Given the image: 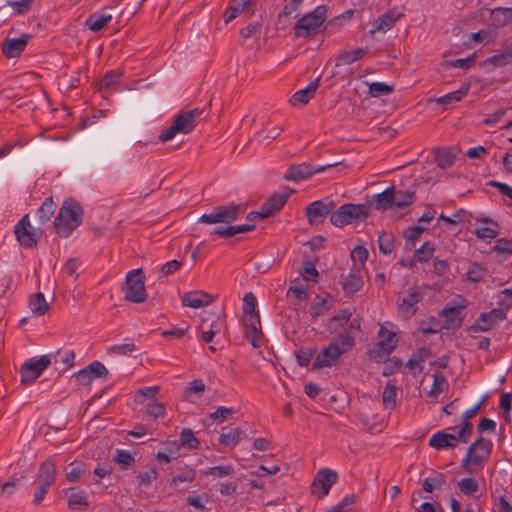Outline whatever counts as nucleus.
Wrapping results in <instances>:
<instances>
[{
    "label": "nucleus",
    "mask_w": 512,
    "mask_h": 512,
    "mask_svg": "<svg viewBox=\"0 0 512 512\" xmlns=\"http://www.w3.org/2000/svg\"><path fill=\"white\" fill-rule=\"evenodd\" d=\"M84 210L74 198L64 200L53 225L60 237H68L82 223Z\"/></svg>",
    "instance_id": "nucleus-1"
},
{
    "label": "nucleus",
    "mask_w": 512,
    "mask_h": 512,
    "mask_svg": "<svg viewBox=\"0 0 512 512\" xmlns=\"http://www.w3.org/2000/svg\"><path fill=\"white\" fill-rule=\"evenodd\" d=\"M370 215L367 204L346 203L330 215V222L339 228L366 220Z\"/></svg>",
    "instance_id": "nucleus-2"
},
{
    "label": "nucleus",
    "mask_w": 512,
    "mask_h": 512,
    "mask_svg": "<svg viewBox=\"0 0 512 512\" xmlns=\"http://www.w3.org/2000/svg\"><path fill=\"white\" fill-rule=\"evenodd\" d=\"M202 113V110L195 108L178 114L171 125L164 129L158 139L161 142H167L173 139L177 134L191 133L196 127V118Z\"/></svg>",
    "instance_id": "nucleus-3"
},
{
    "label": "nucleus",
    "mask_w": 512,
    "mask_h": 512,
    "mask_svg": "<svg viewBox=\"0 0 512 512\" xmlns=\"http://www.w3.org/2000/svg\"><path fill=\"white\" fill-rule=\"evenodd\" d=\"M492 452V443L480 436L470 445L466 456L461 462V468L467 472H472V466H481L486 462Z\"/></svg>",
    "instance_id": "nucleus-4"
},
{
    "label": "nucleus",
    "mask_w": 512,
    "mask_h": 512,
    "mask_svg": "<svg viewBox=\"0 0 512 512\" xmlns=\"http://www.w3.org/2000/svg\"><path fill=\"white\" fill-rule=\"evenodd\" d=\"M327 8L324 5L316 7L312 12L301 17L295 27L294 32L297 37H308L326 20Z\"/></svg>",
    "instance_id": "nucleus-5"
},
{
    "label": "nucleus",
    "mask_w": 512,
    "mask_h": 512,
    "mask_svg": "<svg viewBox=\"0 0 512 512\" xmlns=\"http://www.w3.org/2000/svg\"><path fill=\"white\" fill-rule=\"evenodd\" d=\"M144 275L141 269H134L128 272L126 276V292L125 299L134 302L142 303L146 300V290L144 284Z\"/></svg>",
    "instance_id": "nucleus-6"
},
{
    "label": "nucleus",
    "mask_w": 512,
    "mask_h": 512,
    "mask_svg": "<svg viewBox=\"0 0 512 512\" xmlns=\"http://www.w3.org/2000/svg\"><path fill=\"white\" fill-rule=\"evenodd\" d=\"M14 234L18 243L28 249L36 247L41 238V232L32 227L28 214L16 224Z\"/></svg>",
    "instance_id": "nucleus-7"
},
{
    "label": "nucleus",
    "mask_w": 512,
    "mask_h": 512,
    "mask_svg": "<svg viewBox=\"0 0 512 512\" xmlns=\"http://www.w3.org/2000/svg\"><path fill=\"white\" fill-rule=\"evenodd\" d=\"M378 339L377 347L370 350L369 354L371 358L380 361L396 348L398 337L395 332L382 325L378 331Z\"/></svg>",
    "instance_id": "nucleus-8"
},
{
    "label": "nucleus",
    "mask_w": 512,
    "mask_h": 512,
    "mask_svg": "<svg viewBox=\"0 0 512 512\" xmlns=\"http://www.w3.org/2000/svg\"><path fill=\"white\" fill-rule=\"evenodd\" d=\"M240 213V205H222L214 208L209 214H203L199 221L206 224H230L238 218Z\"/></svg>",
    "instance_id": "nucleus-9"
},
{
    "label": "nucleus",
    "mask_w": 512,
    "mask_h": 512,
    "mask_svg": "<svg viewBox=\"0 0 512 512\" xmlns=\"http://www.w3.org/2000/svg\"><path fill=\"white\" fill-rule=\"evenodd\" d=\"M52 363L51 355H43L39 359L32 358L21 367L22 383H31Z\"/></svg>",
    "instance_id": "nucleus-10"
},
{
    "label": "nucleus",
    "mask_w": 512,
    "mask_h": 512,
    "mask_svg": "<svg viewBox=\"0 0 512 512\" xmlns=\"http://www.w3.org/2000/svg\"><path fill=\"white\" fill-rule=\"evenodd\" d=\"M335 204L331 199L314 201L306 208V215L310 225H318L324 221L327 215H331Z\"/></svg>",
    "instance_id": "nucleus-11"
},
{
    "label": "nucleus",
    "mask_w": 512,
    "mask_h": 512,
    "mask_svg": "<svg viewBox=\"0 0 512 512\" xmlns=\"http://www.w3.org/2000/svg\"><path fill=\"white\" fill-rule=\"evenodd\" d=\"M334 164H327L324 166L314 167L307 163L291 165L284 174V179L288 181H301L316 173L323 172L329 167L335 166Z\"/></svg>",
    "instance_id": "nucleus-12"
},
{
    "label": "nucleus",
    "mask_w": 512,
    "mask_h": 512,
    "mask_svg": "<svg viewBox=\"0 0 512 512\" xmlns=\"http://www.w3.org/2000/svg\"><path fill=\"white\" fill-rule=\"evenodd\" d=\"M243 325L245 328V336L249 339L251 345L254 348H259L263 336L259 314L243 316Z\"/></svg>",
    "instance_id": "nucleus-13"
},
{
    "label": "nucleus",
    "mask_w": 512,
    "mask_h": 512,
    "mask_svg": "<svg viewBox=\"0 0 512 512\" xmlns=\"http://www.w3.org/2000/svg\"><path fill=\"white\" fill-rule=\"evenodd\" d=\"M342 354L343 353L339 349V343L331 342L316 356L313 363V369H321L335 365Z\"/></svg>",
    "instance_id": "nucleus-14"
},
{
    "label": "nucleus",
    "mask_w": 512,
    "mask_h": 512,
    "mask_svg": "<svg viewBox=\"0 0 512 512\" xmlns=\"http://www.w3.org/2000/svg\"><path fill=\"white\" fill-rule=\"evenodd\" d=\"M365 270L361 266H352L349 273L341 276V286L346 295H352L359 291L364 284Z\"/></svg>",
    "instance_id": "nucleus-15"
},
{
    "label": "nucleus",
    "mask_w": 512,
    "mask_h": 512,
    "mask_svg": "<svg viewBox=\"0 0 512 512\" xmlns=\"http://www.w3.org/2000/svg\"><path fill=\"white\" fill-rule=\"evenodd\" d=\"M108 375L107 368L99 361H93L87 367L78 371L74 377L82 385H89L95 378H105Z\"/></svg>",
    "instance_id": "nucleus-16"
},
{
    "label": "nucleus",
    "mask_w": 512,
    "mask_h": 512,
    "mask_svg": "<svg viewBox=\"0 0 512 512\" xmlns=\"http://www.w3.org/2000/svg\"><path fill=\"white\" fill-rule=\"evenodd\" d=\"M338 478V475L335 471L329 469V468H322L320 469L316 477L314 478V481L311 486V491L313 494L316 493V489L320 486L322 491L319 498H322L326 496L329 493V490L331 489L332 485L336 483Z\"/></svg>",
    "instance_id": "nucleus-17"
},
{
    "label": "nucleus",
    "mask_w": 512,
    "mask_h": 512,
    "mask_svg": "<svg viewBox=\"0 0 512 512\" xmlns=\"http://www.w3.org/2000/svg\"><path fill=\"white\" fill-rule=\"evenodd\" d=\"M293 192V189L286 188L284 191L272 194L269 199L261 205L264 217H270L280 211Z\"/></svg>",
    "instance_id": "nucleus-18"
},
{
    "label": "nucleus",
    "mask_w": 512,
    "mask_h": 512,
    "mask_svg": "<svg viewBox=\"0 0 512 512\" xmlns=\"http://www.w3.org/2000/svg\"><path fill=\"white\" fill-rule=\"evenodd\" d=\"M505 319L502 310L492 309L489 312L481 313L476 322L471 326L473 332H487L492 329L498 321Z\"/></svg>",
    "instance_id": "nucleus-19"
},
{
    "label": "nucleus",
    "mask_w": 512,
    "mask_h": 512,
    "mask_svg": "<svg viewBox=\"0 0 512 512\" xmlns=\"http://www.w3.org/2000/svg\"><path fill=\"white\" fill-rule=\"evenodd\" d=\"M30 34H22L19 38H6L2 44V53L7 58L18 57L27 46Z\"/></svg>",
    "instance_id": "nucleus-20"
},
{
    "label": "nucleus",
    "mask_w": 512,
    "mask_h": 512,
    "mask_svg": "<svg viewBox=\"0 0 512 512\" xmlns=\"http://www.w3.org/2000/svg\"><path fill=\"white\" fill-rule=\"evenodd\" d=\"M466 308L465 300L455 306H446L442 310V315L445 318L446 328H459L463 321L462 312Z\"/></svg>",
    "instance_id": "nucleus-21"
},
{
    "label": "nucleus",
    "mask_w": 512,
    "mask_h": 512,
    "mask_svg": "<svg viewBox=\"0 0 512 512\" xmlns=\"http://www.w3.org/2000/svg\"><path fill=\"white\" fill-rule=\"evenodd\" d=\"M458 444L456 435L447 433L445 430L438 431L429 439V445L437 450L455 448Z\"/></svg>",
    "instance_id": "nucleus-22"
},
{
    "label": "nucleus",
    "mask_w": 512,
    "mask_h": 512,
    "mask_svg": "<svg viewBox=\"0 0 512 512\" xmlns=\"http://www.w3.org/2000/svg\"><path fill=\"white\" fill-rule=\"evenodd\" d=\"M55 478V463L51 459H47L40 465V469L35 483L37 485H43L44 487H50L55 482Z\"/></svg>",
    "instance_id": "nucleus-23"
},
{
    "label": "nucleus",
    "mask_w": 512,
    "mask_h": 512,
    "mask_svg": "<svg viewBox=\"0 0 512 512\" xmlns=\"http://www.w3.org/2000/svg\"><path fill=\"white\" fill-rule=\"evenodd\" d=\"M212 301V296L203 291L187 292L182 297L183 305L191 308H201L209 305Z\"/></svg>",
    "instance_id": "nucleus-24"
},
{
    "label": "nucleus",
    "mask_w": 512,
    "mask_h": 512,
    "mask_svg": "<svg viewBox=\"0 0 512 512\" xmlns=\"http://www.w3.org/2000/svg\"><path fill=\"white\" fill-rule=\"evenodd\" d=\"M478 226L476 228V235L481 239H493L499 234V225L497 222L489 219H477Z\"/></svg>",
    "instance_id": "nucleus-25"
},
{
    "label": "nucleus",
    "mask_w": 512,
    "mask_h": 512,
    "mask_svg": "<svg viewBox=\"0 0 512 512\" xmlns=\"http://www.w3.org/2000/svg\"><path fill=\"white\" fill-rule=\"evenodd\" d=\"M402 16L403 14L397 10H389L377 19L375 27L371 33H374L375 31L389 30Z\"/></svg>",
    "instance_id": "nucleus-26"
},
{
    "label": "nucleus",
    "mask_w": 512,
    "mask_h": 512,
    "mask_svg": "<svg viewBox=\"0 0 512 512\" xmlns=\"http://www.w3.org/2000/svg\"><path fill=\"white\" fill-rule=\"evenodd\" d=\"M320 77L312 81L306 88L295 92L291 98V103L296 105L297 103L307 104L311 98L314 97L319 87Z\"/></svg>",
    "instance_id": "nucleus-27"
},
{
    "label": "nucleus",
    "mask_w": 512,
    "mask_h": 512,
    "mask_svg": "<svg viewBox=\"0 0 512 512\" xmlns=\"http://www.w3.org/2000/svg\"><path fill=\"white\" fill-rule=\"evenodd\" d=\"M422 298L423 295L419 291L412 289L405 297H403L402 302L399 304V308L402 312L408 315H414L417 310L416 304L420 302Z\"/></svg>",
    "instance_id": "nucleus-28"
},
{
    "label": "nucleus",
    "mask_w": 512,
    "mask_h": 512,
    "mask_svg": "<svg viewBox=\"0 0 512 512\" xmlns=\"http://www.w3.org/2000/svg\"><path fill=\"white\" fill-rule=\"evenodd\" d=\"M366 54L367 48H357L353 51H341L336 58L335 65L337 67L343 65H350L362 59Z\"/></svg>",
    "instance_id": "nucleus-29"
},
{
    "label": "nucleus",
    "mask_w": 512,
    "mask_h": 512,
    "mask_svg": "<svg viewBox=\"0 0 512 512\" xmlns=\"http://www.w3.org/2000/svg\"><path fill=\"white\" fill-rule=\"evenodd\" d=\"M245 436V432L240 428H231L227 432H222L219 437V444L225 447L234 448Z\"/></svg>",
    "instance_id": "nucleus-30"
},
{
    "label": "nucleus",
    "mask_w": 512,
    "mask_h": 512,
    "mask_svg": "<svg viewBox=\"0 0 512 512\" xmlns=\"http://www.w3.org/2000/svg\"><path fill=\"white\" fill-rule=\"evenodd\" d=\"M29 308L33 315L43 316L49 310L44 294L41 292L35 293L29 297Z\"/></svg>",
    "instance_id": "nucleus-31"
},
{
    "label": "nucleus",
    "mask_w": 512,
    "mask_h": 512,
    "mask_svg": "<svg viewBox=\"0 0 512 512\" xmlns=\"http://www.w3.org/2000/svg\"><path fill=\"white\" fill-rule=\"evenodd\" d=\"M491 22L496 27H503L512 22L511 8L497 7L491 11Z\"/></svg>",
    "instance_id": "nucleus-32"
},
{
    "label": "nucleus",
    "mask_w": 512,
    "mask_h": 512,
    "mask_svg": "<svg viewBox=\"0 0 512 512\" xmlns=\"http://www.w3.org/2000/svg\"><path fill=\"white\" fill-rule=\"evenodd\" d=\"M88 506L89 503L86 492L82 490L74 491V489H72L68 497V507L72 510H84L88 508Z\"/></svg>",
    "instance_id": "nucleus-33"
},
{
    "label": "nucleus",
    "mask_w": 512,
    "mask_h": 512,
    "mask_svg": "<svg viewBox=\"0 0 512 512\" xmlns=\"http://www.w3.org/2000/svg\"><path fill=\"white\" fill-rule=\"evenodd\" d=\"M446 484V476L443 473L436 472L432 477H427L422 483V488L427 493H432L435 489H440Z\"/></svg>",
    "instance_id": "nucleus-34"
},
{
    "label": "nucleus",
    "mask_w": 512,
    "mask_h": 512,
    "mask_svg": "<svg viewBox=\"0 0 512 512\" xmlns=\"http://www.w3.org/2000/svg\"><path fill=\"white\" fill-rule=\"evenodd\" d=\"M394 195L393 206L396 208H404L411 205L415 198V192L409 190H394Z\"/></svg>",
    "instance_id": "nucleus-35"
},
{
    "label": "nucleus",
    "mask_w": 512,
    "mask_h": 512,
    "mask_svg": "<svg viewBox=\"0 0 512 512\" xmlns=\"http://www.w3.org/2000/svg\"><path fill=\"white\" fill-rule=\"evenodd\" d=\"M50 355L52 356V362L54 364L62 363L65 366L64 370L69 369L74 364L75 353L73 350H58L56 353Z\"/></svg>",
    "instance_id": "nucleus-36"
},
{
    "label": "nucleus",
    "mask_w": 512,
    "mask_h": 512,
    "mask_svg": "<svg viewBox=\"0 0 512 512\" xmlns=\"http://www.w3.org/2000/svg\"><path fill=\"white\" fill-rule=\"evenodd\" d=\"M55 210L56 204L54 203L52 197L47 198L37 211V216L40 222L44 224L49 221Z\"/></svg>",
    "instance_id": "nucleus-37"
},
{
    "label": "nucleus",
    "mask_w": 512,
    "mask_h": 512,
    "mask_svg": "<svg viewBox=\"0 0 512 512\" xmlns=\"http://www.w3.org/2000/svg\"><path fill=\"white\" fill-rule=\"evenodd\" d=\"M395 198L394 188H387L382 193L374 196L376 209L386 208L387 205L393 206V200Z\"/></svg>",
    "instance_id": "nucleus-38"
},
{
    "label": "nucleus",
    "mask_w": 512,
    "mask_h": 512,
    "mask_svg": "<svg viewBox=\"0 0 512 512\" xmlns=\"http://www.w3.org/2000/svg\"><path fill=\"white\" fill-rule=\"evenodd\" d=\"M434 250L432 243L425 242L420 248L415 250L413 258L420 263L428 262L432 258Z\"/></svg>",
    "instance_id": "nucleus-39"
},
{
    "label": "nucleus",
    "mask_w": 512,
    "mask_h": 512,
    "mask_svg": "<svg viewBox=\"0 0 512 512\" xmlns=\"http://www.w3.org/2000/svg\"><path fill=\"white\" fill-rule=\"evenodd\" d=\"M397 387L388 382L382 393V401L385 407L393 409L396 405Z\"/></svg>",
    "instance_id": "nucleus-40"
},
{
    "label": "nucleus",
    "mask_w": 512,
    "mask_h": 512,
    "mask_svg": "<svg viewBox=\"0 0 512 512\" xmlns=\"http://www.w3.org/2000/svg\"><path fill=\"white\" fill-rule=\"evenodd\" d=\"M379 251L388 255L394 248V236L391 233L381 232L378 236Z\"/></svg>",
    "instance_id": "nucleus-41"
},
{
    "label": "nucleus",
    "mask_w": 512,
    "mask_h": 512,
    "mask_svg": "<svg viewBox=\"0 0 512 512\" xmlns=\"http://www.w3.org/2000/svg\"><path fill=\"white\" fill-rule=\"evenodd\" d=\"M351 259L353 261V266H361L362 270H365V263L368 258V251L363 245L356 246L351 251Z\"/></svg>",
    "instance_id": "nucleus-42"
},
{
    "label": "nucleus",
    "mask_w": 512,
    "mask_h": 512,
    "mask_svg": "<svg viewBox=\"0 0 512 512\" xmlns=\"http://www.w3.org/2000/svg\"><path fill=\"white\" fill-rule=\"evenodd\" d=\"M120 78L121 73L117 71L106 73L102 80L99 82L100 92H107L113 85L120 81Z\"/></svg>",
    "instance_id": "nucleus-43"
},
{
    "label": "nucleus",
    "mask_w": 512,
    "mask_h": 512,
    "mask_svg": "<svg viewBox=\"0 0 512 512\" xmlns=\"http://www.w3.org/2000/svg\"><path fill=\"white\" fill-rule=\"evenodd\" d=\"M217 324V327L221 329L222 321L220 315L214 312H204L199 329L201 331L209 329L211 325Z\"/></svg>",
    "instance_id": "nucleus-44"
},
{
    "label": "nucleus",
    "mask_w": 512,
    "mask_h": 512,
    "mask_svg": "<svg viewBox=\"0 0 512 512\" xmlns=\"http://www.w3.org/2000/svg\"><path fill=\"white\" fill-rule=\"evenodd\" d=\"M111 18L112 16L110 14L99 17L92 15L86 20V26H88L91 31L98 32L111 20Z\"/></svg>",
    "instance_id": "nucleus-45"
},
{
    "label": "nucleus",
    "mask_w": 512,
    "mask_h": 512,
    "mask_svg": "<svg viewBox=\"0 0 512 512\" xmlns=\"http://www.w3.org/2000/svg\"><path fill=\"white\" fill-rule=\"evenodd\" d=\"M430 354L431 351L428 348L422 347L410 357L406 365L410 369L414 368L415 366H420L421 363H423L430 356Z\"/></svg>",
    "instance_id": "nucleus-46"
},
{
    "label": "nucleus",
    "mask_w": 512,
    "mask_h": 512,
    "mask_svg": "<svg viewBox=\"0 0 512 512\" xmlns=\"http://www.w3.org/2000/svg\"><path fill=\"white\" fill-rule=\"evenodd\" d=\"M114 461L121 466V468L126 469L135 464L134 457L125 450H116L114 455Z\"/></svg>",
    "instance_id": "nucleus-47"
},
{
    "label": "nucleus",
    "mask_w": 512,
    "mask_h": 512,
    "mask_svg": "<svg viewBox=\"0 0 512 512\" xmlns=\"http://www.w3.org/2000/svg\"><path fill=\"white\" fill-rule=\"evenodd\" d=\"M393 90H394L393 86L387 85L382 82H374V83L369 84V94L372 97L388 95L391 92H393Z\"/></svg>",
    "instance_id": "nucleus-48"
},
{
    "label": "nucleus",
    "mask_w": 512,
    "mask_h": 512,
    "mask_svg": "<svg viewBox=\"0 0 512 512\" xmlns=\"http://www.w3.org/2000/svg\"><path fill=\"white\" fill-rule=\"evenodd\" d=\"M466 92H467V90L454 91V92L448 93L444 96H441L439 98H436L435 102L438 104L444 105V106L452 105V104L460 101L461 98L463 97V95L466 94Z\"/></svg>",
    "instance_id": "nucleus-49"
},
{
    "label": "nucleus",
    "mask_w": 512,
    "mask_h": 512,
    "mask_svg": "<svg viewBox=\"0 0 512 512\" xmlns=\"http://www.w3.org/2000/svg\"><path fill=\"white\" fill-rule=\"evenodd\" d=\"M335 342L339 343V349L343 354L351 350L355 344L354 337L346 331L340 332Z\"/></svg>",
    "instance_id": "nucleus-50"
},
{
    "label": "nucleus",
    "mask_w": 512,
    "mask_h": 512,
    "mask_svg": "<svg viewBox=\"0 0 512 512\" xmlns=\"http://www.w3.org/2000/svg\"><path fill=\"white\" fill-rule=\"evenodd\" d=\"M85 472V465L83 463L73 462L70 464V470L66 472V479L68 482L75 483Z\"/></svg>",
    "instance_id": "nucleus-51"
},
{
    "label": "nucleus",
    "mask_w": 512,
    "mask_h": 512,
    "mask_svg": "<svg viewBox=\"0 0 512 512\" xmlns=\"http://www.w3.org/2000/svg\"><path fill=\"white\" fill-rule=\"evenodd\" d=\"M458 487L465 495H473L478 491L479 484L473 478H464L458 482Z\"/></svg>",
    "instance_id": "nucleus-52"
},
{
    "label": "nucleus",
    "mask_w": 512,
    "mask_h": 512,
    "mask_svg": "<svg viewBox=\"0 0 512 512\" xmlns=\"http://www.w3.org/2000/svg\"><path fill=\"white\" fill-rule=\"evenodd\" d=\"M158 477V473L156 469L150 468L146 471H142L137 475V481L139 486L148 487L155 481Z\"/></svg>",
    "instance_id": "nucleus-53"
},
{
    "label": "nucleus",
    "mask_w": 512,
    "mask_h": 512,
    "mask_svg": "<svg viewBox=\"0 0 512 512\" xmlns=\"http://www.w3.org/2000/svg\"><path fill=\"white\" fill-rule=\"evenodd\" d=\"M512 307V289H505L501 292L500 300L498 301L497 310H502L504 317L508 310Z\"/></svg>",
    "instance_id": "nucleus-54"
},
{
    "label": "nucleus",
    "mask_w": 512,
    "mask_h": 512,
    "mask_svg": "<svg viewBox=\"0 0 512 512\" xmlns=\"http://www.w3.org/2000/svg\"><path fill=\"white\" fill-rule=\"evenodd\" d=\"M487 62L493 64L494 66L501 67L507 64L512 63V54L509 52L508 48L502 52L501 54L493 55L487 59Z\"/></svg>",
    "instance_id": "nucleus-55"
},
{
    "label": "nucleus",
    "mask_w": 512,
    "mask_h": 512,
    "mask_svg": "<svg viewBox=\"0 0 512 512\" xmlns=\"http://www.w3.org/2000/svg\"><path fill=\"white\" fill-rule=\"evenodd\" d=\"M33 0H7L10 6L17 14H25L30 11Z\"/></svg>",
    "instance_id": "nucleus-56"
},
{
    "label": "nucleus",
    "mask_w": 512,
    "mask_h": 512,
    "mask_svg": "<svg viewBox=\"0 0 512 512\" xmlns=\"http://www.w3.org/2000/svg\"><path fill=\"white\" fill-rule=\"evenodd\" d=\"M234 469L230 465H222L210 467L204 471L205 475H211L213 477L222 478L233 474Z\"/></svg>",
    "instance_id": "nucleus-57"
},
{
    "label": "nucleus",
    "mask_w": 512,
    "mask_h": 512,
    "mask_svg": "<svg viewBox=\"0 0 512 512\" xmlns=\"http://www.w3.org/2000/svg\"><path fill=\"white\" fill-rule=\"evenodd\" d=\"M180 442L183 446L188 448H196L198 446V439L190 429H183L180 434Z\"/></svg>",
    "instance_id": "nucleus-58"
},
{
    "label": "nucleus",
    "mask_w": 512,
    "mask_h": 512,
    "mask_svg": "<svg viewBox=\"0 0 512 512\" xmlns=\"http://www.w3.org/2000/svg\"><path fill=\"white\" fill-rule=\"evenodd\" d=\"M433 378V384L431 389L428 391V396L436 398L443 391L446 379L441 374H434Z\"/></svg>",
    "instance_id": "nucleus-59"
},
{
    "label": "nucleus",
    "mask_w": 512,
    "mask_h": 512,
    "mask_svg": "<svg viewBox=\"0 0 512 512\" xmlns=\"http://www.w3.org/2000/svg\"><path fill=\"white\" fill-rule=\"evenodd\" d=\"M250 314H259L256 311V298L252 293H248L243 298V316Z\"/></svg>",
    "instance_id": "nucleus-60"
},
{
    "label": "nucleus",
    "mask_w": 512,
    "mask_h": 512,
    "mask_svg": "<svg viewBox=\"0 0 512 512\" xmlns=\"http://www.w3.org/2000/svg\"><path fill=\"white\" fill-rule=\"evenodd\" d=\"M136 350L137 348L134 343H125L111 346L108 352L117 355H129Z\"/></svg>",
    "instance_id": "nucleus-61"
},
{
    "label": "nucleus",
    "mask_w": 512,
    "mask_h": 512,
    "mask_svg": "<svg viewBox=\"0 0 512 512\" xmlns=\"http://www.w3.org/2000/svg\"><path fill=\"white\" fill-rule=\"evenodd\" d=\"M295 355L297 363L302 367H306L309 365L313 357V350L310 348H301L300 350L295 352Z\"/></svg>",
    "instance_id": "nucleus-62"
},
{
    "label": "nucleus",
    "mask_w": 512,
    "mask_h": 512,
    "mask_svg": "<svg viewBox=\"0 0 512 512\" xmlns=\"http://www.w3.org/2000/svg\"><path fill=\"white\" fill-rule=\"evenodd\" d=\"M233 413V408L220 406L213 413L210 414V418L217 422H223L227 417H229Z\"/></svg>",
    "instance_id": "nucleus-63"
},
{
    "label": "nucleus",
    "mask_w": 512,
    "mask_h": 512,
    "mask_svg": "<svg viewBox=\"0 0 512 512\" xmlns=\"http://www.w3.org/2000/svg\"><path fill=\"white\" fill-rule=\"evenodd\" d=\"M472 432L473 425L470 422L464 421L463 425L458 431V434L456 435L458 442L467 443L470 439V436L472 435Z\"/></svg>",
    "instance_id": "nucleus-64"
}]
</instances>
